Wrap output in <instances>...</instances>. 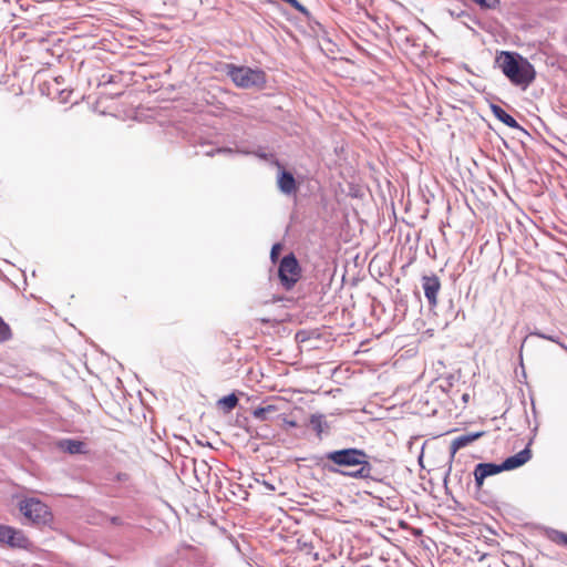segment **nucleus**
<instances>
[{
	"mask_svg": "<svg viewBox=\"0 0 567 567\" xmlns=\"http://www.w3.org/2000/svg\"><path fill=\"white\" fill-rule=\"evenodd\" d=\"M326 458L338 466H327L329 472L354 478L371 477L372 466L368 461L367 453L362 450L343 449L332 451L326 454Z\"/></svg>",
	"mask_w": 567,
	"mask_h": 567,
	"instance_id": "f257e3e1",
	"label": "nucleus"
},
{
	"mask_svg": "<svg viewBox=\"0 0 567 567\" xmlns=\"http://www.w3.org/2000/svg\"><path fill=\"white\" fill-rule=\"evenodd\" d=\"M498 62L509 82L522 90H526L536 79L534 65L516 52H499Z\"/></svg>",
	"mask_w": 567,
	"mask_h": 567,
	"instance_id": "f03ea898",
	"label": "nucleus"
},
{
	"mask_svg": "<svg viewBox=\"0 0 567 567\" xmlns=\"http://www.w3.org/2000/svg\"><path fill=\"white\" fill-rule=\"evenodd\" d=\"M226 74L231 79L234 84L241 89L258 87L266 85V73L261 69H251L248 66H237L235 64H226Z\"/></svg>",
	"mask_w": 567,
	"mask_h": 567,
	"instance_id": "7ed1b4c3",
	"label": "nucleus"
},
{
	"mask_svg": "<svg viewBox=\"0 0 567 567\" xmlns=\"http://www.w3.org/2000/svg\"><path fill=\"white\" fill-rule=\"evenodd\" d=\"M526 421V414L522 408H509L498 417V431L504 429L506 432L514 433L513 447L509 449L506 445L505 449L514 451L524 444L525 439L519 436V431L525 429Z\"/></svg>",
	"mask_w": 567,
	"mask_h": 567,
	"instance_id": "20e7f679",
	"label": "nucleus"
},
{
	"mask_svg": "<svg viewBox=\"0 0 567 567\" xmlns=\"http://www.w3.org/2000/svg\"><path fill=\"white\" fill-rule=\"evenodd\" d=\"M20 512L34 524H47L51 519L49 507L38 498H25L19 503Z\"/></svg>",
	"mask_w": 567,
	"mask_h": 567,
	"instance_id": "39448f33",
	"label": "nucleus"
},
{
	"mask_svg": "<svg viewBox=\"0 0 567 567\" xmlns=\"http://www.w3.org/2000/svg\"><path fill=\"white\" fill-rule=\"evenodd\" d=\"M282 287L290 290L301 278V267L293 254L285 256L278 269Z\"/></svg>",
	"mask_w": 567,
	"mask_h": 567,
	"instance_id": "423d86ee",
	"label": "nucleus"
},
{
	"mask_svg": "<svg viewBox=\"0 0 567 567\" xmlns=\"http://www.w3.org/2000/svg\"><path fill=\"white\" fill-rule=\"evenodd\" d=\"M496 475V463H480L474 470L477 498L485 504L492 503L484 488L485 480Z\"/></svg>",
	"mask_w": 567,
	"mask_h": 567,
	"instance_id": "0eeeda50",
	"label": "nucleus"
},
{
	"mask_svg": "<svg viewBox=\"0 0 567 567\" xmlns=\"http://www.w3.org/2000/svg\"><path fill=\"white\" fill-rule=\"evenodd\" d=\"M0 544L20 549H29L31 546V542L22 530L8 525H0Z\"/></svg>",
	"mask_w": 567,
	"mask_h": 567,
	"instance_id": "6e6552de",
	"label": "nucleus"
},
{
	"mask_svg": "<svg viewBox=\"0 0 567 567\" xmlns=\"http://www.w3.org/2000/svg\"><path fill=\"white\" fill-rule=\"evenodd\" d=\"M523 445L524 447L519 450L516 454L508 456L501 464H498V473L516 470L526 464L532 458V440H529L528 442L524 441Z\"/></svg>",
	"mask_w": 567,
	"mask_h": 567,
	"instance_id": "1a4fd4ad",
	"label": "nucleus"
},
{
	"mask_svg": "<svg viewBox=\"0 0 567 567\" xmlns=\"http://www.w3.org/2000/svg\"><path fill=\"white\" fill-rule=\"evenodd\" d=\"M422 287L429 305L435 307L437 305V295L441 290L440 278L436 275L423 276Z\"/></svg>",
	"mask_w": 567,
	"mask_h": 567,
	"instance_id": "9d476101",
	"label": "nucleus"
},
{
	"mask_svg": "<svg viewBox=\"0 0 567 567\" xmlns=\"http://www.w3.org/2000/svg\"><path fill=\"white\" fill-rule=\"evenodd\" d=\"M482 435H483V432H476V433L464 434V435H461V436L454 439L450 444L451 456L454 457L455 454L457 453V451L472 444L474 441L480 439Z\"/></svg>",
	"mask_w": 567,
	"mask_h": 567,
	"instance_id": "9b49d317",
	"label": "nucleus"
},
{
	"mask_svg": "<svg viewBox=\"0 0 567 567\" xmlns=\"http://www.w3.org/2000/svg\"><path fill=\"white\" fill-rule=\"evenodd\" d=\"M59 447L69 454H85L86 444L80 440L65 439L60 441Z\"/></svg>",
	"mask_w": 567,
	"mask_h": 567,
	"instance_id": "f8f14e48",
	"label": "nucleus"
},
{
	"mask_svg": "<svg viewBox=\"0 0 567 567\" xmlns=\"http://www.w3.org/2000/svg\"><path fill=\"white\" fill-rule=\"evenodd\" d=\"M278 187L285 194H291L297 190V184L291 173L282 171L278 178Z\"/></svg>",
	"mask_w": 567,
	"mask_h": 567,
	"instance_id": "ddd939ff",
	"label": "nucleus"
},
{
	"mask_svg": "<svg viewBox=\"0 0 567 567\" xmlns=\"http://www.w3.org/2000/svg\"><path fill=\"white\" fill-rule=\"evenodd\" d=\"M498 121L509 126L511 128L525 132L523 127L517 123V121L501 107H498Z\"/></svg>",
	"mask_w": 567,
	"mask_h": 567,
	"instance_id": "4468645a",
	"label": "nucleus"
},
{
	"mask_svg": "<svg viewBox=\"0 0 567 567\" xmlns=\"http://www.w3.org/2000/svg\"><path fill=\"white\" fill-rule=\"evenodd\" d=\"M277 411V408L275 405H267V406H262V408H257L252 411V415L255 419L257 420H260V421H267L268 420V415L270 413H274Z\"/></svg>",
	"mask_w": 567,
	"mask_h": 567,
	"instance_id": "2eb2a0df",
	"label": "nucleus"
},
{
	"mask_svg": "<svg viewBox=\"0 0 567 567\" xmlns=\"http://www.w3.org/2000/svg\"><path fill=\"white\" fill-rule=\"evenodd\" d=\"M530 336H536L538 338H542V339H545V340H549L551 342H555L557 343L561 349H564L566 352H567V344H565L563 341H560V338L558 336H554V334H546L542 331H534L530 333Z\"/></svg>",
	"mask_w": 567,
	"mask_h": 567,
	"instance_id": "dca6fc26",
	"label": "nucleus"
},
{
	"mask_svg": "<svg viewBox=\"0 0 567 567\" xmlns=\"http://www.w3.org/2000/svg\"><path fill=\"white\" fill-rule=\"evenodd\" d=\"M310 424L312 429L316 431L318 436H320L323 432V415L321 414H312L310 416Z\"/></svg>",
	"mask_w": 567,
	"mask_h": 567,
	"instance_id": "f3484780",
	"label": "nucleus"
},
{
	"mask_svg": "<svg viewBox=\"0 0 567 567\" xmlns=\"http://www.w3.org/2000/svg\"><path fill=\"white\" fill-rule=\"evenodd\" d=\"M219 404L226 409V411H231L238 404V398L233 393L224 396L219 400Z\"/></svg>",
	"mask_w": 567,
	"mask_h": 567,
	"instance_id": "a211bd4d",
	"label": "nucleus"
},
{
	"mask_svg": "<svg viewBox=\"0 0 567 567\" xmlns=\"http://www.w3.org/2000/svg\"><path fill=\"white\" fill-rule=\"evenodd\" d=\"M11 338V330L9 326L0 317V342L7 341Z\"/></svg>",
	"mask_w": 567,
	"mask_h": 567,
	"instance_id": "6ab92c4d",
	"label": "nucleus"
},
{
	"mask_svg": "<svg viewBox=\"0 0 567 567\" xmlns=\"http://www.w3.org/2000/svg\"><path fill=\"white\" fill-rule=\"evenodd\" d=\"M556 544L564 545L567 547V534L563 532H555V535L551 537Z\"/></svg>",
	"mask_w": 567,
	"mask_h": 567,
	"instance_id": "aec40b11",
	"label": "nucleus"
},
{
	"mask_svg": "<svg viewBox=\"0 0 567 567\" xmlns=\"http://www.w3.org/2000/svg\"><path fill=\"white\" fill-rule=\"evenodd\" d=\"M281 248H282V247H281V245H280V244H275V245L272 246L271 251H270V256H271V259H272V260H275V259L278 257V255H279V252H280Z\"/></svg>",
	"mask_w": 567,
	"mask_h": 567,
	"instance_id": "412c9836",
	"label": "nucleus"
},
{
	"mask_svg": "<svg viewBox=\"0 0 567 567\" xmlns=\"http://www.w3.org/2000/svg\"><path fill=\"white\" fill-rule=\"evenodd\" d=\"M491 109H492L493 113L496 114V105L495 104H491Z\"/></svg>",
	"mask_w": 567,
	"mask_h": 567,
	"instance_id": "4be33fe9",
	"label": "nucleus"
},
{
	"mask_svg": "<svg viewBox=\"0 0 567 567\" xmlns=\"http://www.w3.org/2000/svg\"><path fill=\"white\" fill-rule=\"evenodd\" d=\"M289 425L296 426V422H289Z\"/></svg>",
	"mask_w": 567,
	"mask_h": 567,
	"instance_id": "5701e85b",
	"label": "nucleus"
},
{
	"mask_svg": "<svg viewBox=\"0 0 567 567\" xmlns=\"http://www.w3.org/2000/svg\"><path fill=\"white\" fill-rule=\"evenodd\" d=\"M467 396H468L467 394H464V395H463V399L466 401V400H467Z\"/></svg>",
	"mask_w": 567,
	"mask_h": 567,
	"instance_id": "b1692460",
	"label": "nucleus"
}]
</instances>
